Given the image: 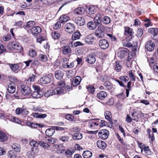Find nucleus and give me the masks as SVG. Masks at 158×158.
<instances>
[{"mask_svg": "<svg viewBox=\"0 0 158 158\" xmlns=\"http://www.w3.org/2000/svg\"><path fill=\"white\" fill-rule=\"evenodd\" d=\"M55 94L54 90L50 89L47 90L44 94V96L48 98L51 96Z\"/></svg>", "mask_w": 158, "mask_h": 158, "instance_id": "32", "label": "nucleus"}, {"mask_svg": "<svg viewBox=\"0 0 158 158\" xmlns=\"http://www.w3.org/2000/svg\"><path fill=\"white\" fill-rule=\"evenodd\" d=\"M32 87L34 89V91H40V88L39 86L36 85H33Z\"/></svg>", "mask_w": 158, "mask_h": 158, "instance_id": "62", "label": "nucleus"}, {"mask_svg": "<svg viewBox=\"0 0 158 158\" xmlns=\"http://www.w3.org/2000/svg\"><path fill=\"white\" fill-rule=\"evenodd\" d=\"M85 10L84 8L79 7L76 8L74 10V12L77 15H80L84 14Z\"/></svg>", "mask_w": 158, "mask_h": 158, "instance_id": "24", "label": "nucleus"}, {"mask_svg": "<svg viewBox=\"0 0 158 158\" xmlns=\"http://www.w3.org/2000/svg\"><path fill=\"white\" fill-rule=\"evenodd\" d=\"M11 38V36L10 35H6L3 38V40L5 41L9 40Z\"/></svg>", "mask_w": 158, "mask_h": 158, "instance_id": "63", "label": "nucleus"}, {"mask_svg": "<svg viewBox=\"0 0 158 158\" xmlns=\"http://www.w3.org/2000/svg\"><path fill=\"white\" fill-rule=\"evenodd\" d=\"M94 21L98 24L99 26L102 25L101 24L102 16L99 14H97L94 18Z\"/></svg>", "mask_w": 158, "mask_h": 158, "instance_id": "13", "label": "nucleus"}, {"mask_svg": "<svg viewBox=\"0 0 158 158\" xmlns=\"http://www.w3.org/2000/svg\"><path fill=\"white\" fill-rule=\"evenodd\" d=\"M125 34L129 35L127 37L129 38V40H131L132 38V29L128 27H124Z\"/></svg>", "mask_w": 158, "mask_h": 158, "instance_id": "8", "label": "nucleus"}, {"mask_svg": "<svg viewBox=\"0 0 158 158\" xmlns=\"http://www.w3.org/2000/svg\"><path fill=\"white\" fill-rule=\"evenodd\" d=\"M57 85L60 86L61 87L63 88L65 86V84L64 81H60L57 83Z\"/></svg>", "mask_w": 158, "mask_h": 158, "instance_id": "56", "label": "nucleus"}, {"mask_svg": "<svg viewBox=\"0 0 158 158\" xmlns=\"http://www.w3.org/2000/svg\"><path fill=\"white\" fill-rule=\"evenodd\" d=\"M82 138V134L79 132L76 133L73 136V139L74 140H80Z\"/></svg>", "mask_w": 158, "mask_h": 158, "instance_id": "31", "label": "nucleus"}, {"mask_svg": "<svg viewBox=\"0 0 158 158\" xmlns=\"http://www.w3.org/2000/svg\"><path fill=\"white\" fill-rule=\"evenodd\" d=\"M29 56L31 57H34L36 56L37 53L33 49H30L29 51Z\"/></svg>", "mask_w": 158, "mask_h": 158, "instance_id": "42", "label": "nucleus"}, {"mask_svg": "<svg viewBox=\"0 0 158 158\" xmlns=\"http://www.w3.org/2000/svg\"><path fill=\"white\" fill-rule=\"evenodd\" d=\"M59 139L63 142H67L69 139V137L68 136H61L59 138Z\"/></svg>", "mask_w": 158, "mask_h": 158, "instance_id": "50", "label": "nucleus"}, {"mask_svg": "<svg viewBox=\"0 0 158 158\" xmlns=\"http://www.w3.org/2000/svg\"><path fill=\"white\" fill-rule=\"evenodd\" d=\"M27 125L30 126L31 127L33 128H36L37 127V125H40V124H38L37 123H33L32 122H28L26 123Z\"/></svg>", "mask_w": 158, "mask_h": 158, "instance_id": "48", "label": "nucleus"}, {"mask_svg": "<svg viewBox=\"0 0 158 158\" xmlns=\"http://www.w3.org/2000/svg\"><path fill=\"white\" fill-rule=\"evenodd\" d=\"M33 116L35 118H46L47 115L46 114H41L39 113H33Z\"/></svg>", "mask_w": 158, "mask_h": 158, "instance_id": "33", "label": "nucleus"}, {"mask_svg": "<svg viewBox=\"0 0 158 158\" xmlns=\"http://www.w3.org/2000/svg\"><path fill=\"white\" fill-rule=\"evenodd\" d=\"M7 136L4 133L0 131V141L4 142L7 139Z\"/></svg>", "mask_w": 158, "mask_h": 158, "instance_id": "36", "label": "nucleus"}, {"mask_svg": "<svg viewBox=\"0 0 158 158\" xmlns=\"http://www.w3.org/2000/svg\"><path fill=\"white\" fill-rule=\"evenodd\" d=\"M102 21L103 23L107 24L110 22V18L107 16H104L102 18Z\"/></svg>", "mask_w": 158, "mask_h": 158, "instance_id": "43", "label": "nucleus"}, {"mask_svg": "<svg viewBox=\"0 0 158 158\" xmlns=\"http://www.w3.org/2000/svg\"><path fill=\"white\" fill-rule=\"evenodd\" d=\"M97 10V8L94 6H89L88 7L87 12L89 14L92 15L95 13Z\"/></svg>", "mask_w": 158, "mask_h": 158, "instance_id": "22", "label": "nucleus"}, {"mask_svg": "<svg viewBox=\"0 0 158 158\" xmlns=\"http://www.w3.org/2000/svg\"><path fill=\"white\" fill-rule=\"evenodd\" d=\"M105 30V28L104 26L102 25L99 26L95 32V35L99 38L104 37L105 34L104 32Z\"/></svg>", "mask_w": 158, "mask_h": 158, "instance_id": "1", "label": "nucleus"}, {"mask_svg": "<svg viewBox=\"0 0 158 158\" xmlns=\"http://www.w3.org/2000/svg\"><path fill=\"white\" fill-rule=\"evenodd\" d=\"M120 80H122L125 82H126L129 80V77L127 76H122L119 78Z\"/></svg>", "mask_w": 158, "mask_h": 158, "instance_id": "57", "label": "nucleus"}, {"mask_svg": "<svg viewBox=\"0 0 158 158\" xmlns=\"http://www.w3.org/2000/svg\"><path fill=\"white\" fill-rule=\"evenodd\" d=\"M75 22L76 24L80 26H83L85 23V19L80 17H77L75 19Z\"/></svg>", "mask_w": 158, "mask_h": 158, "instance_id": "11", "label": "nucleus"}, {"mask_svg": "<svg viewBox=\"0 0 158 158\" xmlns=\"http://www.w3.org/2000/svg\"><path fill=\"white\" fill-rule=\"evenodd\" d=\"M121 68V66L119 65V63L118 62H116L115 64V69L117 72H118L120 70Z\"/></svg>", "mask_w": 158, "mask_h": 158, "instance_id": "59", "label": "nucleus"}, {"mask_svg": "<svg viewBox=\"0 0 158 158\" xmlns=\"http://www.w3.org/2000/svg\"><path fill=\"white\" fill-rule=\"evenodd\" d=\"M30 30L32 34L34 35L40 33L42 31L41 28L39 26L33 27Z\"/></svg>", "mask_w": 158, "mask_h": 158, "instance_id": "10", "label": "nucleus"}, {"mask_svg": "<svg viewBox=\"0 0 158 158\" xmlns=\"http://www.w3.org/2000/svg\"><path fill=\"white\" fill-rule=\"evenodd\" d=\"M81 81V78L79 76H76L73 80L72 83V85L74 86L78 85H79Z\"/></svg>", "mask_w": 158, "mask_h": 158, "instance_id": "20", "label": "nucleus"}, {"mask_svg": "<svg viewBox=\"0 0 158 158\" xmlns=\"http://www.w3.org/2000/svg\"><path fill=\"white\" fill-rule=\"evenodd\" d=\"M51 35L52 38L54 40L57 39L60 36V34L56 31H54L52 32Z\"/></svg>", "mask_w": 158, "mask_h": 158, "instance_id": "39", "label": "nucleus"}, {"mask_svg": "<svg viewBox=\"0 0 158 158\" xmlns=\"http://www.w3.org/2000/svg\"><path fill=\"white\" fill-rule=\"evenodd\" d=\"M81 35L80 32L78 31H76L72 35V40H73L78 39L80 38Z\"/></svg>", "mask_w": 158, "mask_h": 158, "instance_id": "34", "label": "nucleus"}, {"mask_svg": "<svg viewBox=\"0 0 158 158\" xmlns=\"http://www.w3.org/2000/svg\"><path fill=\"white\" fill-rule=\"evenodd\" d=\"M155 46V44L151 40H149L146 42L145 48L148 51L152 52L154 50Z\"/></svg>", "mask_w": 158, "mask_h": 158, "instance_id": "6", "label": "nucleus"}, {"mask_svg": "<svg viewBox=\"0 0 158 158\" xmlns=\"http://www.w3.org/2000/svg\"><path fill=\"white\" fill-rule=\"evenodd\" d=\"M104 115L106 119H107L110 123L112 122L111 119L112 115L110 112L108 110L106 111L104 113Z\"/></svg>", "mask_w": 158, "mask_h": 158, "instance_id": "26", "label": "nucleus"}, {"mask_svg": "<svg viewBox=\"0 0 158 158\" xmlns=\"http://www.w3.org/2000/svg\"><path fill=\"white\" fill-rule=\"evenodd\" d=\"M69 19V17L67 15H63L60 17L59 20L61 23H65Z\"/></svg>", "mask_w": 158, "mask_h": 158, "instance_id": "35", "label": "nucleus"}, {"mask_svg": "<svg viewBox=\"0 0 158 158\" xmlns=\"http://www.w3.org/2000/svg\"><path fill=\"white\" fill-rule=\"evenodd\" d=\"M99 45L100 48L103 49H106L109 46V42L105 39L101 40L99 41Z\"/></svg>", "mask_w": 158, "mask_h": 158, "instance_id": "5", "label": "nucleus"}, {"mask_svg": "<svg viewBox=\"0 0 158 158\" xmlns=\"http://www.w3.org/2000/svg\"><path fill=\"white\" fill-rule=\"evenodd\" d=\"M35 25V22L33 21H30L28 22L27 24L23 26L24 28L26 30L30 29V28H32Z\"/></svg>", "mask_w": 158, "mask_h": 158, "instance_id": "15", "label": "nucleus"}, {"mask_svg": "<svg viewBox=\"0 0 158 158\" xmlns=\"http://www.w3.org/2000/svg\"><path fill=\"white\" fill-rule=\"evenodd\" d=\"M35 77V75L34 74L31 75L28 79L27 81L28 82H31L34 81V79Z\"/></svg>", "mask_w": 158, "mask_h": 158, "instance_id": "58", "label": "nucleus"}, {"mask_svg": "<svg viewBox=\"0 0 158 158\" xmlns=\"http://www.w3.org/2000/svg\"><path fill=\"white\" fill-rule=\"evenodd\" d=\"M9 65L11 69L13 71L17 70L19 68V66L17 64H9Z\"/></svg>", "mask_w": 158, "mask_h": 158, "instance_id": "44", "label": "nucleus"}, {"mask_svg": "<svg viewBox=\"0 0 158 158\" xmlns=\"http://www.w3.org/2000/svg\"><path fill=\"white\" fill-rule=\"evenodd\" d=\"M55 132L54 129L52 127V128L47 129L45 132L46 135L48 136H52Z\"/></svg>", "mask_w": 158, "mask_h": 158, "instance_id": "28", "label": "nucleus"}, {"mask_svg": "<svg viewBox=\"0 0 158 158\" xmlns=\"http://www.w3.org/2000/svg\"><path fill=\"white\" fill-rule=\"evenodd\" d=\"M127 48H124L123 50L118 52L117 53L118 56L120 59L124 58L127 55Z\"/></svg>", "mask_w": 158, "mask_h": 158, "instance_id": "12", "label": "nucleus"}, {"mask_svg": "<svg viewBox=\"0 0 158 158\" xmlns=\"http://www.w3.org/2000/svg\"><path fill=\"white\" fill-rule=\"evenodd\" d=\"M53 79V76L51 74H48L44 76L40 79V81L41 83L46 84L49 83Z\"/></svg>", "mask_w": 158, "mask_h": 158, "instance_id": "2", "label": "nucleus"}, {"mask_svg": "<svg viewBox=\"0 0 158 158\" xmlns=\"http://www.w3.org/2000/svg\"><path fill=\"white\" fill-rule=\"evenodd\" d=\"M97 145L98 148L102 149H104L106 146L105 142L100 140H98L97 142Z\"/></svg>", "mask_w": 158, "mask_h": 158, "instance_id": "23", "label": "nucleus"}, {"mask_svg": "<svg viewBox=\"0 0 158 158\" xmlns=\"http://www.w3.org/2000/svg\"><path fill=\"white\" fill-rule=\"evenodd\" d=\"M100 80L102 82L107 81L109 80V77L107 76H103L101 77Z\"/></svg>", "mask_w": 158, "mask_h": 158, "instance_id": "61", "label": "nucleus"}, {"mask_svg": "<svg viewBox=\"0 0 158 158\" xmlns=\"http://www.w3.org/2000/svg\"><path fill=\"white\" fill-rule=\"evenodd\" d=\"M152 39L154 40H158V29H156L153 33V36L152 37Z\"/></svg>", "mask_w": 158, "mask_h": 158, "instance_id": "51", "label": "nucleus"}, {"mask_svg": "<svg viewBox=\"0 0 158 158\" xmlns=\"http://www.w3.org/2000/svg\"><path fill=\"white\" fill-rule=\"evenodd\" d=\"M94 40V37L91 35H89L86 36L85 39V42L88 44H92Z\"/></svg>", "mask_w": 158, "mask_h": 158, "instance_id": "17", "label": "nucleus"}, {"mask_svg": "<svg viewBox=\"0 0 158 158\" xmlns=\"http://www.w3.org/2000/svg\"><path fill=\"white\" fill-rule=\"evenodd\" d=\"M97 96L99 99L103 100L107 96V94L105 92L101 91L97 93Z\"/></svg>", "mask_w": 158, "mask_h": 158, "instance_id": "19", "label": "nucleus"}, {"mask_svg": "<svg viewBox=\"0 0 158 158\" xmlns=\"http://www.w3.org/2000/svg\"><path fill=\"white\" fill-rule=\"evenodd\" d=\"M65 27L66 31L70 33H71L75 30V27L74 24L69 23L66 24Z\"/></svg>", "mask_w": 158, "mask_h": 158, "instance_id": "7", "label": "nucleus"}, {"mask_svg": "<svg viewBox=\"0 0 158 158\" xmlns=\"http://www.w3.org/2000/svg\"><path fill=\"white\" fill-rule=\"evenodd\" d=\"M64 76V73L61 71L58 70L55 73V77L57 79L60 80Z\"/></svg>", "mask_w": 158, "mask_h": 158, "instance_id": "25", "label": "nucleus"}, {"mask_svg": "<svg viewBox=\"0 0 158 158\" xmlns=\"http://www.w3.org/2000/svg\"><path fill=\"white\" fill-rule=\"evenodd\" d=\"M132 70H130L128 72V75L131 81H135V77L133 73Z\"/></svg>", "mask_w": 158, "mask_h": 158, "instance_id": "46", "label": "nucleus"}, {"mask_svg": "<svg viewBox=\"0 0 158 158\" xmlns=\"http://www.w3.org/2000/svg\"><path fill=\"white\" fill-rule=\"evenodd\" d=\"M8 91L10 93H14L15 90V85L14 83L10 84L8 85Z\"/></svg>", "mask_w": 158, "mask_h": 158, "instance_id": "27", "label": "nucleus"}, {"mask_svg": "<svg viewBox=\"0 0 158 158\" xmlns=\"http://www.w3.org/2000/svg\"><path fill=\"white\" fill-rule=\"evenodd\" d=\"M129 38L127 37L126 40H123V45L124 46L127 47V43L128 41H130V40H129Z\"/></svg>", "mask_w": 158, "mask_h": 158, "instance_id": "60", "label": "nucleus"}, {"mask_svg": "<svg viewBox=\"0 0 158 158\" xmlns=\"http://www.w3.org/2000/svg\"><path fill=\"white\" fill-rule=\"evenodd\" d=\"M85 61L90 64H94L96 61L95 57L93 55H89L85 58Z\"/></svg>", "mask_w": 158, "mask_h": 158, "instance_id": "16", "label": "nucleus"}, {"mask_svg": "<svg viewBox=\"0 0 158 158\" xmlns=\"http://www.w3.org/2000/svg\"><path fill=\"white\" fill-rule=\"evenodd\" d=\"M86 88L90 93L91 94L94 93L95 91V88L92 85H89L87 86Z\"/></svg>", "mask_w": 158, "mask_h": 158, "instance_id": "47", "label": "nucleus"}, {"mask_svg": "<svg viewBox=\"0 0 158 158\" xmlns=\"http://www.w3.org/2000/svg\"><path fill=\"white\" fill-rule=\"evenodd\" d=\"M61 23L60 21L57 22L53 26V28L57 30L61 27Z\"/></svg>", "mask_w": 158, "mask_h": 158, "instance_id": "54", "label": "nucleus"}, {"mask_svg": "<svg viewBox=\"0 0 158 158\" xmlns=\"http://www.w3.org/2000/svg\"><path fill=\"white\" fill-rule=\"evenodd\" d=\"M144 150L145 153L148 155H151V151L149 149L148 146L145 147L144 148Z\"/></svg>", "mask_w": 158, "mask_h": 158, "instance_id": "55", "label": "nucleus"}, {"mask_svg": "<svg viewBox=\"0 0 158 158\" xmlns=\"http://www.w3.org/2000/svg\"><path fill=\"white\" fill-rule=\"evenodd\" d=\"M29 144L31 147H32V148H33L34 147H37L39 143H37L35 141L31 140Z\"/></svg>", "mask_w": 158, "mask_h": 158, "instance_id": "53", "label": "nucleus"}, {"mask_svg": "<svg viewBox=\"0 0 158 158\" xmlns=\"http://www.w3.org/2000/svg\"><path fill=\"white\" fill-rule=\"evenodd\" d=\"M75 151L73 149L68 148L66 150L64 155L68 158L72 157V155L74 153Z\"/></svg>", "mask_w": 158, "mask_h": 158, "instance_id": "14", "label": "nucleus"}, {"mask_svg": "<svg viewBox=\"0 0 158 158\" xmlns=\"http://www.w3.org/2000/svg\"><path fill=\"white\" fill-rule=\"evenodd\" d=\"M103 85L106 89L108 90L111 89L113 87L112 85L109 81L104 82Z\"/></svg>", "mask_w": 158, "mask_h": 158, "instance_id": "40", "label": "nucleus"}, {"mask_svg": "<svg viewBox=\"0 0 158 158\" xmlns=\"http://www.w3.org/2000/svg\"><path fill=\"white\" fill-rule=\"evenodd\" d=\"M20 91L23 95H27L31 93V90L27 85H21L20 88Z\"/></svg>", "mask_w": 158, "mask_h": 158, "instance_id": "3", "label": "nucleus"}, {"mask_svg": "<svg viewBox=\"0 0 158 158\" xmlns=\"http://www.w3.org/2000/svg\"><path fill=\"white\" fill-rule=\"evenodd\" d=\"M62 52L64 55L69 54L71 52V49L69 46H65L63 48Z\"/></svg>", "mask_w": 158, "mask_h": 158, "instance_id": "29", "label": "nucleus"}, {"mask_svg": "<svg viewBox=\"0 0 158 158\" xmlns=\"http://www.w3.org/2000/svg\"><path fill=\"white\" fill-rule=\"evenodd\" d=\"M10 44L13 49L16 50L21 51L23 49L22 46L18 43L13 42L11 43Z\"/></svg>", "mask_w": 158, "mask_h": 158, "instance_id": "9", "label": "nucleus"}, {"mask_svg": "<svg viewBox=\"0 0 158 158\" xmlns=\"http://www.w3.org/2000/svg\"><path fill=\"white\" fill-rule=\"evenodd\" d=\"M43 95V94L41 91H34L31 94V96L35 98H41Z\"/></svg>", "mask_w": 158, "mask_h": 158, "instance_id": "21", "label": "nucleus"}, {"mask_svg": "<svg viewBox=\"0 0 158 158\" xmlns=\"http://www.w3.org/2000/svg\"><path fill=\"white\" fill-rule=\"evenodd\" d=\"M55 94L60 95L63 93L64 88L61 87H58L54 90Z\"/></svg>", "mask_w": 158, "mask_h": 158, "instance_id": "41", "label": "nucleus"}, {"mask_svg": "<svg viewBox=\"0 0 158 158\" xmlns=\"http://www.w3.org/2000/svg\"><path fill=\"white\" fill-rule=\"evenodd\" d=\"M109 135V131L106 129L102 130L98 133L99 137L103 139H106L108 138Z\"/></svg>", "mask_w": 158, "mask_h": 158, "instance_id": "4", "label": "nucleus"}, {"mask_svg": "<svg viewBox=\"0 0 158 158\" xmlns=\"http://www.w3.org/2000/svg\"><path fill=\"white\" fill-rule=\"evenodd\" d=\"M39 60L42 62H45L48 60V58L45 55L40 54L39 56Z\"/></svg>", "mask_w": 158, "mask_h": 158, "instance_id": "38", "label": "nucleus"}, {"mask_svg": "<svg viewBox=\"0 0 158 158\" xmlns=\"http://www.w3.org/2000/svg\"><path fill=\"white\" fill-rule=\"evenodd\" d=\"M87 27L90 30H93L95 29L97 27H99V25L98 24H97L94 21H90L88 23Z\"/></svg>", "mask_w": 158, "mask_h": 158, "instance_id": "18", "label": "nucleus"}, {"mask_svg": "<svg viewBox=\"0 0 158 158\" xmlns=\"http://www.w3.org/2000/svg\"><path fill=\"white\" fill-rule=\"evenodd\" d=\"M15 154L13 150H10L8 152L7 155V156L10 158H13L15 157Z\"/></svg>", "mask_w": 158, "mask_h": 158, "instance_id": "52", "label": "nucleus"}, {"mask_svg": "<svg viewBox=\"0 0 158 158\" xmlns=\"http://www.w3.org/2000/svg\"><path fill=\"white\" fill-rule=\"evenodd\" d=\"M39 145L44 148H47L49 147V145L47 143H45L44 142L39 141Z\"/></svg>", "mask_w": 158, "mask_h": 158, "instance_id": "45", "label": "nucleus"}, {"mask_svg": "<svg viewBox=\"0 0 158 158\" xmlns=\"http://www.w3.org/2000/svg\"><path fill=\"white\" fill-rule=\"evenodd\" d=\"M11 120L12 122L17 123L21 124L22 123L21 121H20L18 118L14 117H11Z\"/></svg>", "mask_w": 158, "mask_h": 158, "instance_id": "49", "label": "nucleus"}, {"mask_svg": "<svg viewBox=\"0 0 158 158\" xmlns=\"http://www.w3.org/2000/svg\"><path fill=\"white\" fill-rule=\"evenodd\" d=\"M12 148L16 152H19L20 150V147L18 144H13L12 146Z\"/></svg>", "mask_w": 158, "mask_h": 158, "instance_id": "37", "label": "nucleus"}, {"mask_svg": "<svg viewBox=\"0 0 158 158\" xmlns=\"http://www.w3.org/2000/svg\"><path fill=\"white\" fill-rule=\"evenodd\" d=\"M153 69L155 72L158 73V63H156L154 65Z\"/></svg>", "mask_w": 158, "mask_h": 158, "instance_id": "64", "label": "nucleus"}, {"mask_svg": "<svg viewBox=\"0 0 158 158\" xmlns=\"http://www.w3.org/2000/svg\"><path fill=\"white\" fill-rule=\"evenodd\" d=\"M82 156L84 158H90L92 156V153L89 151H85L83 152Z\"/></svg>", "mask_w": 158, "mask_h": 158, "instance_id": "30", "label": "nucleus"}]
</instances>
